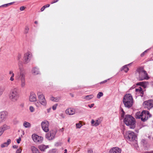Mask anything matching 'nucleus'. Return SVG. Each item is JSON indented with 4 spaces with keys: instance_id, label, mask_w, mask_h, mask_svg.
<instances>
[{
    "instance_id": "obj_1",
    "label": "nucleus",
    "mask_w": 153,
    "mask_h": 153,
    "mask_svg": "<svg viewBox=\"0 0 153 153\" xmlns=\"http://www.w3.org/2000/svg\"><path fill=\"white\" fill-rule=\"evenodd\" d=\"M19 66L20 72L16 76V80L20 81L21 86L22 88H24L25 85V71L23 68L20 66L19 65Z\"/></svg>"
},
{
    "instance_id": "obj_2",
    "label": "nucleus",
    "mask_w": 153,
    "mask_h": 153,
    "mask_svg": "<svg viewBox=\"0 0 153 153\" xmlns=\"http://www.w3.org/2000/svg\"><path fill=\"white\" fill-rule=\"evenodd\" d=\"M124 122L126 125L129 126L130 128L134 129L135 127V119L130 115H126L124 117Z\"/></svg>"
},
{
    "instance_id": "obj_3",
    "label": "nucleus",
    "mask_w": 153,
    "mask_h": 153,
    "mask_svg": "<svg viewBox=\"0 0 153 153\" xmlns=\"http://www.w3.org/2000/svg\"><path fill=\"white\" fill-rule=\"evenodd\" d=\"M123 102L126 107L128 108H131L133 104V99L131 95L129 94L125 95Z\"/></svg>"
},
{
    "instance_id": "obj_4",
    "label": "nucleus",
    "mask_w": 153,
    "mask_h": 153,
    "mask_svg": "<svg viewBox=\"0 0 153 153\" xmlns=\"http://www.w3.org/2000/svg\"><path fill=\"white\" fill-rule=\"evenodd\" d=\"M10 100L13 102H15L19 99V94L18 90L17 88L11 89L9 95Z\"/></svg>"
},
{
    "instance_id": "obj_5",
    "label": "nucleus",
    "mask_w": 153,
    "mask_h": 153,
    "mask_svg": "<svg viewBox=\"0 0 153 153\" xmlns=\"http://www.w3.org/2000/svg\"><path fill=\"white\" fill-rule=\"evenodd\" d=\"M137 71L139 74V78L140 80H147L149 79V77L148 76L146 71L144 70L143 67L138 68Z\"/></svg>"
},
{
    "instance_id": "obj_6",
    "label": "nucleus",
    "mask_w": 153,
    "mask_h": 153,
    "mask_svg": "<svg viewBox=\"0 0 153 153\" xmlns=\"http://www.w3.org/2000/svg\"><path fill=\"white\" fill-rule=\"evenodd\" d=\"M136 137L134 133L131 131H128L125 135V137L126 140L130 141H134L135 140Z\"/></svg>"
},
{
    "instance_id": "obj_7",
    "label": "nucleus",
    "mask_w": 153,
    "mask_h": 153,
    "mask_svg": "<svg viewBox=\"0 0 153 153\" xmlns=\"http://www.w3.org/2000/svg\"><path fill=\"white\" fill-rule=\"evenodd\" d=\"M141 120L143 122L146 121L148 118L151 116V115L150 114L149 112L146 110L143 111L141 112Z\"/></svg>"
},
{
    "instance_id": "obj_8",
    "label": "nucleus",
    "mask_w": 153,
    "mask_h": 153,
    "mask_svg": "<svg viewBox=\"0 0 153 153\" xmlns=\"http://www.w3.org/2000/svg\"><path fill=\"white\" fill-rule=\"evenodd\" d=\"M32 55L30 52H27L24 54L23 57L24 63L25 64L28 63L30 60Z\"/></svg>"
},
{
    "instance_id": "obj_9",
    "label": "nucleus",
    "mask_w": 153,
    "mask_h": 153,
    "mask_svg": "<svg viewBox=\"0 0 153 153\" xmlns=\"http://www.w3.org/2000/svg\"><path fill=\"white\" fill-rule=\"evenodd\" d=\"M32 137L33 140L35 142L39 143H42L43 140V137L39 136L36 134H33Z\"/></svg>"
},
{
    "instance_id": "obj_10",
    "label": "nucleus",
    "mask_w": 153,
    "mask_h": 153,
    "mask_svg": "<svg viewBox=\"0 0 153 153\" xmlns=\"http://www.w3.org/2000/svg\"><path fill=\"white\" fill-rule=\"evenodd\" d=\"M42 127L43 130L45 132H48L49 131V123L47 120H44L41 123Z\"/></svg>"
},
{
    "instance_id": "obj_11",
    "label": "nucleus",
    "mask_w": 153,
    "mask_h": 153,
    "mask_svg": "<svg viewBox=\"0 0 153 153\" xmlns=\"http://www.w3.org/2000/svg\"><path fill=\"white\" fill-rule=\"evenodd\" d=\"M143 104L145 108L150 109L153 107V100H149L143 102Z\"/></svg>"
},
{
    "instance_id": "obj_12",
    "label": "nucleus",
    "mask_w": 153,
    "mask_h": 153,
    "mask_svg": "<svg viewBox=\"0 0 153 153\" xmlns=\"http://www.w3.org/2000/svg\"><path fill=\"white\" fill-rule=\"evenodd\" d=\"M121 149L118 147H114L110 149L109 153H121Z\"/></svg>"
},
{
    "instance_id": "obj_13",
    "label": "nucleus",
    "mask_w": 153,
    "mask_h": 153,
    "mask_svg": "<svg viewBox=\"0 0 153 153\" xmlns=\"http://www.w3.org/2000/svg\"><path fill=\"white\" fill-rule=\"evenodd\" d=\"M10 127L6 124H4L0 127V136L3 134L4 131L8 129H9Z\"/></svg>"
},
{
    "instance_id": "obj_14",
    "label": "nucleus",
    "mask_w": 153,
    "mask_h": 153,
    "mask_svg": "<svg viewBox=\"0 0 153 153\" xmlns=\"http://www.w3.org/2000/svg\"><path fill=\"white\" fill-rule=\"evenodd\" d=\"M55 134L53 131H50L46 135V137L49 140H52L55 137Z\"/></svg>"
},
{
    "instance_id": "obj_15",
    "label": "nucleus",
    "mask_w": 153,
    "mask_h": 153,
    "mask_svg": "<svg viewBox=\"0 0 153 153\" xmlns=\"http://www.w3.org/2000/svg\"><path fill=\"white\" fill-rule=\"evenodd\" d=\"M102 121V119L100 118L96 120L95 121L92 120L91 121V123L92 124H93V126H97L100 124Z\"/></svg>"
},
{
    "instance_id": "obj_16",
    "label": "nucleus",
    "mask_w": 153,
    "mask_h": 153,
    "mask_svg": "<svg viewBox=\"0 0 153 153\" xmlns=\"http://www.w3.org/2000/svg\"><path fill=\"white\" fill-rule=\"evenodd\" d=\"M39 101L41 105L44 106H45L47 104V102L44 96H42L38 98Z\"/></svg>"
},
{
    "instance_id": "obj_17",
    "label": "nucleus",
    "mask_w": 153,
    "mask_h": 153,
    "mask_svg": "<svg viewBox=\"0 0 153 153\" xmlns=\"http://www.w3.org/2000/svg\"><path fill=\"white\" fill-rule=\"evenodd\" d=\"M36 94L33 92H31L29 97L30 101L31 102H34L36 101Z\"/></svg>"
},
{
    "instance_id": "obj_18",
    "label": "nucleus",
    "mask_w": 153,
    "mask_h": 153,
    "mask_svg": "<svg viewBox=\"0 0 153 153\" xmlns=\"http://www.w3.org/2000/svg\"><path fill=\"white\" fill-rule=\"evenodd\" d=\"M7 115L8 113L7 111H1L0 112V118L4 121L6 118Z\"/></svg>"
},
{
    "instance_id": "obj_19",
    "label": "nucleus",
    "mask_w": 153,
    "mask_h": 153,
    "mask_svg": "<svg viewBox=\"0 0 153 153\" xmlns=\"http://www.w3.org/2000/svg\"><path fill=\"white\" fill-rule=\"evenodd\" d=\"M65 113L69 115H72L74 114L75 110L72 108H70L66 110Z\"/></svg>"
},
{
    "instance_id": "obj_20",
    "label": "nucleus",
    "mask_w": 153,
    "mask_h": 153,
    "mask_svg": "<svg viewBox=\"0 0 153 153\" xmlns=\"http://www.w3.org/2000/svg\"><path fill=\"white\" fill-rule=\"evenodd\" d=\"M10 143L11 140L10 139H8L7 142H4L1 145V147L2 148L7 147L10 144Z\"/></svg>"
},
{
    "instance_id": "obj_21",
    "label": "nucleus",
    "mask_w": 153,
    "mask_h": 153,
    "mask_svg": "<svg viewBox=\"0 0 153 153\" xmlns=\"http://www.w3.org/2000/svg\"><path fill=\"white\" fill-rule=\"evenodd\" d=\"M48 147V146H45L43 144L41 145L38 146L39 148L42 151H45V150Z\"/></svg>"
},
{
    "instance_id": "obj_22",
    "label": "nucleus",
    "mask_w": 153,
    "mask_h": 153,
    "mask_svg": "<svg viewBox=\"0 0 153 153\" xmlns=\"http://www.w3.org/2000/svg\"><path fill=\"white\" fill-rule=\"evenodd\" d=\"M32 73L34 75H37L39 74V69L36 67L33 68L32 70Z\"/></svg>"
},
{
    "instance_id": "obj_23",
    "label": "nucleus",
    "mask_w": 153,
    "mask_h": 153,
    "mask_svg": "<svg viewBox=\"0 0 153 153\" xmlns=\"http://www.w3.org/2000/svg\"><path fill=\"white\" fill-rule=\"evenodd\" d=\"M31 149L33 153H40L38 149L34 146L31 147Z\"/></svg>"
},
{
    "instance_id": "obj_24",
    "label": "nucleus",
    "mask_w": 153,
    "mask_h": 153,
    "mask_svg": "<svg viewBox=\"0 0 153 153\" xmlns=\"http://www.w3.org/2000/svg\"><path fill=\"white\" fill-rule=\"evenodd\" d=\"M60 97H52L50 98L51 100L55 102H57L59 101L60 100Z\"/></svg>"
},
{
    "instance_id": "obj_25",
    "label": "nucleus",
    "mask_w": 153,
    "mask_h": 153,
    "mask_svg": "<svg viewBox=\"0 0 153 153\" xmlns=\"http://www.w3.org/2000/svg\"><path fill=\"white\" fill-rule=\"evenodd\" d=\"M129 68L127 67V65H125L124 66L120 69V71H124L126 73L127 72Z\"/></svg>"
},
{
    "instance_id": "obj_26",
    "label": "nucleus",
    "mask_w": 153,
    "mask_h": 153,
    "mask_svg": "<svg viewBox=\"0 0 153 153\" xmlns=\"http://www.w3.org/2000/svg\"><path fill=\"white\" fill-rule=\"evenodd\" d=\"M141 113L140 112H137L136 114L135 115V117L137 119H140V118L141 119Z\"/></svg>"
},
{
    "instance_id": "obj_27",
    "label": "nucleus",
    "mask_w": 153,
    "mask_h": 153,
    "mask_svg": "<svg viewBox=\"0 0 153 153\" xmlns=\"http://www.w3.org/2000/svg\"><path fill=\"white\" fill-rule=\"evenodd\" d=\"M94 97V95L92 94L87 95L85 97L84 99L87 100H89L92 98Z\"/></svg>"
},
{
    "instance_id": "obj_28",
    "label": "nucleus",
    "mask_w": 153,
    "mask_h": 153,
    "mask_svg": "<svg viewBox=\"0 0 153 153\" xmlns=\"http://www.w3.org/2000/svg\"><path fill=\"white\" fill-rule=\"evenodd\" d=\"M23 126L25 128H29L30 127L31 125L29 123L25 122L23 123Z\"/></svg>"
},
{
    "instance_id": "obj_29",
    "label": "nucleus",
    "mask_w": 153,
    "mask_h": 153,
    "mask_svg": "<svg viewBox=\"0 0 153 153\" xmlns=\"http://www.w3.org/2000/svg\"><path fill=\"white\" fill-rule=\"evenodd\" d=\"M103 94L102 92H99L97 95V97L98 99H100L101 97L102 96Z\"/></svg>"
},
{
    "instance_id": "obj_30",
    "label": "nucleus",
    "mask_w": 153,
    "mask_h": 153,
    "mask_svg": "<svg viewBox=\"0 0 153 153\" xmlns=\"http://www.w3.org/2000/svg\"><path fill=\"white\" fill-rule=\"evenodd\" d=\"M29 30V28L28 26H26L24 30V33L27 34L28 33Z\"/></svg>"
},
{
    "instance_id": "obj_31",
    "label": "nucleus",
    "mask_w": 153,
    "mask_h": 153,
    "mask_svg": "<svg viewBox=\"0 0 153 153\" xmlns=\"http://www.w3.org/2000/svg\"><path fill=\"white\" fill-rule=\"evenodd\" d=\"M146 83V82H139L137 84V85H140L143 86H144V84Z\"/></svg>"
},
{
    "instance_id": "obj_32",
    "label": "nucleus",
    "mask_w": 153,
    "mask_h": 153,
    "mask_svg": "<svg viewBox=\"0 0 153 153\" xmlns=\"http://www.w3.org/2000/svg\"><path fill=\"white\" fill-rule=\"evenodd\" d=\"M120 110L122 112V113L121 114V117L122 118H123L124 117L125 112L123 111V109L122 108H120Z\"/></svg>"
},
{
    "instance_id": "obj_33",
    "label": "nucleus",
    "mask_w": 153,
    "mask_h": 153,
    "mask_svg": "<svg viewBox=\"0 0 153 153\" xmlns=\"http://www.w3.org/2000/svg\"><path fill=\"white\" fill-rule=\"evenodd\" d=\"M13 4L12 2L10 3L7 4H6L2 5L1 6L3 7H6L9 6V5H11Z\"/></svg>"
},
{
    "instance_id": "obj_34",
    "label": "nucleus",
    "mask_w": 153,
    "mask_h": 153,
    "mask_svg": "<svg viewBox=\"0 0 153 153\" xmlns=\"http://www.w3.org/2000/svg\"><path fill=\"white\" fill-rule=\"evenodd\" d=\"M147 143L145 139H143L141 141V143L144 146Z\"/></svg>"
},
{
    "instance_id": "obj_35",
    "label": "nucleus",
    "mask_w": 153,
    "mask_h": 153,
    "mask_svg": "<svg viewBox=\"0 0 153 153\" xmlns=\"http://www.w3.org/2000/svg\"><path fill=\"white\" fill-rule=\"evenodd\" d=\"M76 128H80L82 126V125L81 123H78L76 124Z\"/></svg>"
},
{
    "instance_id": "obj_36",
    "label": "nucleus",
    "mask_w": 153,
    "mask_h": 153,
    "mask_svg": "<svg viewBox=\"0 0 153 153\" xmlns=\"http://www.w3.org/2000/svg\"><path fill=\"white\" fill-rule=\"evenodd\" d=\"M141 90H142V89L141 87L138 88H136L135 89L136 92L139 93V92H140Z\"/></svg>"
},
{
    "instance_id": "obj_37",
    "label": "nucleus",
    "mask_w": 153,
    "mask_h": 153,
    "mask_svg": "<svg viewBox=\"0 0 153 153\" xmlns=\"http://www.w3.org/2000/svg\"><path fill=\"white\" fill-rule=\"evenodd\" d=\"M37 94L38 96V98L42 96H43V95L42 94V93L40 92L39 91H38L37 92Z\"/></svg>"
},
{
    "instance_id": "obj_38",
    "label": "nucleus",
    "mask_w": 153,
    "mask_h": 153,
    "mask_svg": "<svg viewBox=\"0 0 153 153\" xmlns=\"http://www.w3.org/2000/svg\"><path fill=\"white\" fill-rule=\"evenodd\" d=\"M149 50V49L146 50L145 51L143 52L140 55L141 56V57L143 56L144 55L145 53L147 52V51Z\"/></svg>"
},
{
    "instance_id": "obj_39",
    "label": "nucleus",
    "mask_w": 153,
    "mask_h": 153,
    "mask_svg": "<svg viewBox=\"0 0 153 153\" xmlns=\"http://www.w3.org/2000/svg\"><path fill=\"white\" fill-rule=\"evenodd\" d=\"M29 109L31 112H33L34 110V108L32 106L30 107Z\"/></svg>"
},
{
    "instance_id": "obj_40",
    "label": "nucleus",
    "mask_w": 153,
    "mask_h": 153,
    "mask_svg": "<svg viewBox=\"0 0 153 153\" xmlns=\"http://www.w3.org/2000/svg\"><path fill=\"white\" fill-rule=\"evenodd\" d=\"M57 104H56L53 105L52 107V109L53 110H55L56 109L57 106Z\"/></svg>"
},
{
    "instance_id": "obj_41",
    "label": "nucleus",
    "mask_w": 153,
    "mask_h": 153,
    "mask_svg": "<svg viewBox=\"0 0 153 153\" xmlns=\"http://www.w3.org/2000/svg\"><path fill=\"white\" fill-rule=\"evenodd\" d=\"M41 103H40V102H36L35 103V105L37 107H39L40 106Z\"/></svg>"
},
{
    "instance_id": "obj_42",
    "label": "nucleus",
    "mask_w": 153,
    "mask_h": 153,
    "mask_svg": "<svg viewBox=\"0 0 153 153\" xmlns=\"http://www.w3.org/2000/svg\"><path fill=\"white\" fill-rule=\"evenodd\" d=\"M140 94V95L141 97H142L143 96V89L141 90V91H140V92H139V93Z\"/></svg>"
},
{
    "instance_id": "obj_43",
    "label": "nucleus",
    "mask_w": 153,
    "mask_h": 153,
    "mask_svg": "<svg viewBox=\"0 0 153 153\" xmlns=\"http://www.w3.org/2000/svg\"><path fill=\"white\" fill-rule=\"evenodd\" d=\"M3 92V89L1 88H0V97L1 96V95L2 94Z\"/></svg>"
},
{
    "instance_id": "obj_44",
    "label": "nucleus",
    "mask_w": 153,
    "mask_h": 153,
    "mask_svg": "<svg viewBox=\"0 0 153 153\" xmlns=\"http://www.w3.org/2000/svg\"><path fill=\"white\" fill-rule=\"evenodd\" d=\"M25 7L22 6V7H20V10L21 11H22V10H24L25 9Z\"/></svg>"
},
{
    "instance_id": "obj_45",
    "label": "nucleus",
    "mask_w": 153,
    "mask_h": 153,
    "mask_svg": "<svg viewBox=\"0 0 153 153\" xmlns=\"http://www.w3.org/2000/svg\"><path fill=\"white\" fill-rule=\"evenodd\" d=\"M21 152V150L20 149H19L16 150V153H20Z\"/></svg>"
},
{
    "instance_id": "obj_46",
    "label": "nucleus",
    "mask_w": 153,
    "mask_h": 153,
    "mask_svg": "<svg viewBox=\"0 0 153 153\" xmlns=\"http://www.w3.org/2000/svg\"><path fill=\"white\" fill-rule=\"evenodd\" d=\"M21 57V55L20 54H19L17 56L18 60H19Z\"/></svg>"
},
{
    "instance_id": "obj_47",
    "label": "nucleus",
    "mask_w": 153,
    "mask_h": 153,
    "mask_svg": "<svg viewBox=\"0 0 153 153\" xmlns=\"http://www.w3.org/2000/svg\"><path fill=\"white\" fill-rule=\"evenodd\" d=\"M24 103H21L20 105H19V106L21 108H23L24 106Z\"/></svg>"
},
{
    "instance_id": "obj_48",
    "label": "nucleus",
    "mask_w": 153,
    "mask_h": 153,
    "mask_svg": "<svg viewBox=\"0 0 153 153\" xmlns=\"http://www.w3.org/2000/svg\"><path fill=\"white\" fill-rule=\"evenodd\" d=\"M21 140V138L20 137L18 139H17L16 140L17 142L18 143H20V142Z\"/></svg>"
},
{
    "instance_id": "obj_49",
    "label": "nucleus",
    "mask_w": 153,
    "mask_h": 153,
    "mask_svg": "<svg viewBox=\"0 0 153 153\" xmlns=\"http://www.w3.org/2000/svg\"><path fill=\"white\" fill-rule=\"evenodd\" d=\"M107 80H105L103 81L100 82V84H102L106 83V82H107Z\"/></svg>"
},
{
    "instance_id": "obj_50",
    "label": "nucleus",
    "mask_w": 153,
    "mask_h": 153,
    "mask_svg": "<svg viewBox=\"0 0 153 153\" xmlns=\"http://www.w3.org/2000/svg\"><path fill=\"white\" fill-rule=\"evenodd\" d=\"M59 0H53L51 2V4H53L58 1Z\"/></svg>"
},
{
    "instance_id": "obj_51",
    "label": "nucleus",
    "mask_w": 153,
    "mask_h": 153,
    "mask_svg": "<svg viewBox=\"0 0 153 153\" xmlns=\"http://www.w3.org/2000/svg\"><path fill=\"white\" fill-rule=\"evenodd\" d=\"M94 104H92L91 105H88V106L90 108H92V107H93V106H94Z\"/></svg>"
},
{
    "instance_id": "obj_52",
    "label": "nucleus",
    "mask_w": 153,
    "mask_h": 153,
    "mask_svg": "<svg viewBox=\"0 0 153 153\" xmlns=\"http://www.w3.org/2000/svg\"><path fill=\"white\" fill-rule=\"evenodd\" d=\"M88 153H92L93 151L91 149H89L88 150Z\"/></svg>"
},
{
    "instance_id": "obj_53",
    "label": "nucleus",
    "mask_w": 153,
    "mask_h": 153,
    "mask_svg": "<svg viewBox=\"0 0 153 153\" xmlns=\"http://www.w3.org/2000/svg\"><path fill=\"white\" fill-rule=\"evenodd\" d=\"M13 147L14 149H17L18 148V146L16 145H14L13 146Z\"/></svg>"
},
{
    "instance_id": "obj_54",
    "label": "nucleus",
    "mask_w": 153,
    "mask_h": 153,
    "mask_svg": "<svg viewBox=\"0 0 153 153\" xmlns=\"http://www.w3.org/2000/svg\"><path fill=\"white\" fill-rule=\"evenodd\" d=\"M14 74L13 72V71H9V74Z\"/></svg>"
},
{
    "instance_id": "obj_55",
    "label": "nucleus",
    "mask_w": 153,
    "mask_h": 153,
    "mask_svg": "<svg viewBox=\"0 0 153 153\" xmlns=\"http://www.w3.org/2000/svg\"><path fill=\"white\" fill-rule=\"evenodd\" d=\"M14 80L13 77H11L10 80L11 81H13Z\"/></svg>"
},
{
    "instance_id": "obj_56",
    "label": "nucleus",
    "mask_w": 153,
    "mask_h": 153,
    "mask_svg": "<svg viewBox=\"0 0 153 153\" xmlns=\"http://www.w3.org/2000/svg\"><path fill=\"white\" fill-rule=\"evenodd\" d=\"M45 9V8H44V7H42L41 9V11H43Z\"/></svg>"
},
{
    "instance_id": "obj_57",
    "label": "nucleus",
    "mask_w": 153,
    "mask_h": 153,
    "mask_svg": "<svg viewBox=\"0 0 153 153\" xmlns=\"http://www.w3.org/2000/svg\"><path fill=\"white\" fill-rule=\"evenodd\" d=\"M51 110V108H49L47 109V112L49 113L50 112V110Z\"/></svg>"
},
{
    "instance_id": "obj_58",
    "label": "nucleus",
    "mask_w": 153,
    "mask_h": 153,
    "mask_svg": "<svg viewBox=\"0 0 153 153\" xmlns=\"http://www.w3.org/2000/svg\"><path fill=\"white\" fill-rule=\"evenodd\" d=\"M45 5L46 7H49L50 6V5L49 4H48Z\"/></svg>"
},
{
    "instance_id": "obj_59",
    "label": "nucleus",
    "mask_w": 153,
    "mask_h": 153,
    "mask_svg": "<svg viewBox=\"0 0 153 153\" xmlns=\"http://www.w3.org/2000/svg\"><path fill=\"white\" fill-rule=\"evenodd\" d=\"M64 128H62L61 129H60V131H64Z\"/></svg>"
},
{
    "instance_id": "obj_60",
    "label": "nucleus",
    "mask_w": 153,
    "mask_h": 153,
    "mask_svg": "<svg viewBox=\"0 0 153 153\" xmlns=\"http://www.w3.org/2000/svg\"><path fill=\"white\" fill-rule=\"evenodd\" d=\"M3 121L1 120V119L0 118V123H2V122H3Z\"/></svg>"
},
{
    "instance_id": "obj_61",
    "label": "nucleus",
    "mask_w": 153,
    "mask_h": 153,
    "mask_svg": "<svg viewBox=\"0 0 153 153\" xmlns=\"http://www.w3.org/2000/svg\"><path fill=\"white\" fill-rule=\"evenodd\" d=\"M148 153H153V150L150 151L149 152H148Z\"/></svg>"
},
{
    "instance_id": "obj_62",
    "label": "nucleus",
    "mask_w": 153,
    "mask_h": 153,
    "mask_svg": "<svg viewBox=\"0 0 153 153\" xmlns=\"http://www.w3.org/2000/svg\"><path fill=\"white\" fill-rule=\"evenodd\" d=\"M14 73L13 74H12L11 77H14Z\"/></svg>"
},
{
    "instance_id": "obj_63",
    "label": "nucleus",
    "mask_w": 153,
    "mask_h": 153,
    "mask_svg": "<svg viewBox=\"0 0 153 153\" xmlns=\"http://www.w3.org/2000/svg\"><path fill=\"white\" fill-rule=\"evenodd\" d=\"M34 23H35V24H38V22H37V21H35V22Z\"/></svg>"
},
{
    "instance_id": "obj_64",
    "label": "nucleus",
    "mask_w": 153,
    "mask_h": 153,
    "mask_svg": "<svg viewBox=\"0 0 153 153\" xmlns=\"http://www.w3.org/2000/svg\"><path fill=\"white\" fill-rule=\"evenodd\" d=\"M43 7H44V8H45H45H47L45 5L44 6H43Z\"/></svg>"
}]
</instances>
